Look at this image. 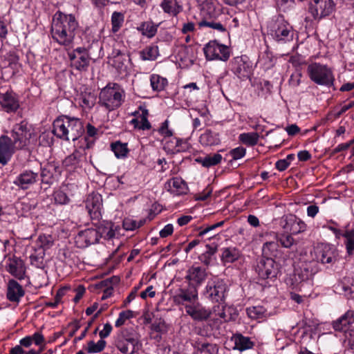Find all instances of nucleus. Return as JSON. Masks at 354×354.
<instances>
[{
	"instance_id": "obj_1",
	"label": "nucleus",
	"mask_w": 354,
	"mask_h": 354,
	"mask_svg": "<svg viewBox=\"0 0 354 354\" xmlns=\"http://www.w3.org/2000/svg\"><path fill=\"white\" fill-rule=\"evenodd\" d=\"M77 28L78 22L74 15L57 11L53 18L50 32L55 41L68 46L72 44Z\"/></svg>"
},
{
	"instance_id": "obj_2",
	"label": "nucleus",
	"mask_w": 354,
	"mask_h": 354,
	"mask_svg": "<svg viewBox=\"0 0 354 354\" xmlns=\"http://www.w3.org/2000/svg\"><path fill=\"white\" fill-rule=\"evenodd\" d=\"M52 132L61 140L75 141L84 133V128L79 118L62 115L54 120Z\"/></svg>"
},
{
	"instance_id": "obj_3",
	"label": "nucleus",
	"mask_w": 354,
	"mask_h": 354,
	"mask_svg": "<svg viewBox=\"0 0 354 354\" xmlns=\"http://www.w3.org/2000/svg\"><path fill=\"white\" fill-rule=\"evenodd\" d=\"M267 33L281 44L290 41L294 37L292 26L281 15L275 16L268 22Z\"/></svg>"
},
{
	"instance_id": "obj_4",
	"label": "nucleus",
	"mask_w": 354,
	"mask_h": 354,
	"mask_svg": "<svg viewBox=\"0 0 354 354\" xmlns=\"http://www.w3.org/2000/svg\"><path fill=\"white\" fill-rule=\"evenodd\" d=\"M124 98V91L120 84L109 83L100 93L99 103L108 111H113L122 104Z\"/></svg>"
},
{
	"instance_id": "obj_5",
	"label": "nucleus",
	"mask_w": 354,
	"mask_h": 354,
	"mask_svg": "<svg viewBox=\"0 0 354 354\" xmlns=\"http://www.w3.org/2000/svg\"><path fill=\"white\" fill-rule=\"evenodd\" d=\"M139 343L140 335L132 328L121 330L115 340L116 348L123 354H133L136 353Z\"/></svg>"
},
{
	"instance_id": "obj_6",
	"label": "nucleus",
	"mask_w": 354,
	"mask_h": 354,
	"mask_svg": "<svg viewBox=\"0 0 354 354\" xmlns=\"http://www.w3.org/2000/svg\"><path fill=\"white\" fill-rule=\"evenodd\" d=\"M307 73L310 80L316 84L326 87H330L334 84L333 72L327 65L312 63L308 66Z\"/></svg>"
},
{
	"instance_id": "obj_7",
	"label": "nucleus",
	"mask_w": 354,
	"mask_h": 354,
	"mask_svg": "<svg viewBox=\"0 0 354 354\" xmlns=\"http://www.w3.org/2000/svg\"><path fill=\"white\" fill-rule=\"evenodd\" d=\"M333 328L343 333L349 343L354 346V311L348 310L332 322Z\"/></svg>"
},
{
	"instance_id": "obj_8",
	"label": "nucleus",
	"mask_w": 354,
	"mask_h": 354,
	"mask_svg": "<svg viewBox=\"0 0 354 354\" xmlns=\"http://www.w3.org/2000/svg\"><path fill=\"white\" fill-rule=\"evenodd\" d=\"M254 269L258 277L261 279L275 278L279 270L278 265L273 259L264 257L257 261Z\"/></svg>"
},
{
	"instance_id": "obj_9",
	"label": "nucleus",
	"mask_w": 354,
	"mask_h": 354,
	"mask_svg": "<svg viewBox=\"0 0 354 354\" xmlns=\"http://www.w3.org/2000/svg\"><path fill=\"white\" fill-rule=\"evenodd\" d=\"M226 285L222 279L217 277L212 278L207 281L204 294L205 297L212 301H223L225 297Z\"/></svg>"
},
{
	"instance_id": "obj_10",
	"label": "nucleus",
	"mask_w": 354,
	"mask_h": 354,
	"mask_svg": "<svg viewBox=\"0 0 354 354\" xmlns=\"http://www.w3.org/2000/svg\"><path fill=\"white\" fill-rule=\"evenodd\" d=\"M315 259L317 263L320 262L322 264H333L338 259V251L332 245L322 244L314 250Z\"/></svg>"
},
{
	"instance_id": "obj_11",
	"label": "nucleus",
	"mask_w": 354,
	"mask_h": 354,
	"mask_svg": "<svg viewBox=\"0 0 354 354\" xmlns=\"http://www.w3.org/2000/svg\"><path fill=\"white\" fill-rule=\"evenodd\" d=\"M204 53L207 59H219L227 61L230 57L229 48L223 44H220L216 41H210L203 48Z\"/></svg>"
},
{
	"instance_id": "obj_12",
	"label": "nucleus",
	"mask_w": 354,
	"mask_h": 354,
	"mask_svg": "<svg viewBox=\"0 0 354 354\" xmlns=\"http://www.w3.org/2000/svg\"><path fill=\"white\" fill-rule=\"evenodd\" d=\"M317 272L318 265L315 261L302 262L298 268L295 269L294 280L296 283L311 280Z\"/></svg>"
},
{
	"instance_id": "obj_13",
	"label": "nucleus",
	"mask_w": 354,
	"mask_h": 354,
	"mask_svg": "<svg viewBox=\"0 0 354 354\" xmlns=\"http://www.w3.org/2000/svg\"><path fill=\"white\" fill-rule=\"evenodd\" d=\"M5 270L19 280L25 279L26 268L24 261L19 257L15 256L8 257L6 260Z\"/></svg>"
},
{
	"instance_id": "obj_14",
	"label": "nucleus",
	"mask_w": 354,
	"mask_h": 354,
	"mask_svg": "<svg viewBox=\"0 0 354 354\" xmlns=\"http://www.w3.org/2000/svg\"><path fill=\"white\" fill-rule=\"evenodd\" d=\"M335 8L333 0H314V3L309 7V12L315 19H317L330 15Z\"/></svg>"
},
{
	"instance_id": "obj_15",
	"label": "nucleus",
	"mask_w": 354,
	"mask_h": 354,
	"mask_svg": "<svg viewBox=\"0 0 354 354\" xmlns=\"http://www.w3.org/2000/svg\"><path fill=\"white\" fill-rule=\"evenodd\" d=\"M29 129L28 123L22 121L20 123L14 125L11 131V138L15 145L19 149H23L27 145L29 139Z\"/></svg>"
},
{
	"instance_id": "obj_16",
	"label": "nucleus",
	"mask_w": 354,
	"mask_h": 354,
	"mask_svg": "<svg viewBox=\"0 0 354 354\" xmlns=\"http://www.w3.org/2000/svg\"><path fill=\"white\" fill-rule=\"evenodd\" d=\"M17 145L12 142L10 137L2 135L0 136V164L6 165L11 160L16 150Z\"/></svg>"
},
{
	"instance_id": "obj_17",
	"label": "nucleus",
	"mask_w": 354,
	"mask_h": 354,
	"mask_svg": "<svg viewBox=\"0 0 354 354\" xmlns=\"http://www.w3.org/2000/svg\"><path fill=\"white\" fill-rule=\"evenodd\" d=\"M231 70L241 80L250 77L251 64L246 57H236L231 62Z\"/></svg>"
},
{
	"instance_id": "obj_18",
	"label": "nucleus",
	"mask_w": 354,
	"mask_h": 354,
	"mask_svg": "<svg viewBox=\"0 0 354 354\" xmlns=\"http://www.w3.org/2000/svg\"><path fill=\"white\" fill-rule=\"evenodd\" d=\"M102 196L99 194H89L85 201L86 209L92 219H99L101 216L102 206Z\"/></svg>"
},
{
	"instance_id": "obj_19",
	"label": "nucleus",
	"mask_w": 354,
	"mask_h": 354,
	"mask_svg": "<svg viewBox=\"0 0 354 354\" xmlns=\"http://www.w3.org/2000/svg\"><path fill=\"white\" fill-rule=\"evenodd\" d=\"M99 241L96 228H88L80 231L75 236V243L79 248H86Z\"/></svg>"
},
{
	"instance_id": "obj_20",
	"label": "nucleus",
	"mask_w": 354,
	"mask_h": 354,
	"mask_svg": "<svg viewBox=\"0 0 354 354\" xmlns=\"http://www.w3.org/2000/svg\"><path fill=\"white\" fill-rule=\"evenodd\" d=\"M38 179V172H35L30 169H25L17 176L13 183L22 189H27L34 185Z\"/></svg>"
},
{
	"instance_id": "obj_21",
	"label": "nucleus",
	"mask_w": 354,
	"mask_h": 354,
	"mask_svg": "<svg viewBox=\"0 0 354 354\" xmlns=\"http://www.w3.org/2000/svg\"><path fill=\"white\" fill-rule=\"evenodd\" d=\"M206 278L205 270L199 266L189 268L185 276V279L188 281L189 285L194 286L196 289L205 281Z\"/></svg>"
},
{
	"instance_id": "obj_22",
	"label": "nucleus",
	"mask_w": 354,
	"mask_h": 354,
	"mask_svg": "<svg viewBox=\"0 0 354 354\" xmlns=\"http://www.w3.org/2000/svg\"><path fill=\"white\" fill-rule=\"evenodd\" d=\"M282 227L286 231L297 234L306 230V225L304 221L294 215L290 214L283 218Z\"/></svg>"
},
{
	"instance_id": "obj_23",
	"label": "nucleus",
	"mask_w": 354,
	"mask_h": 354,
	"mask_svg": "<svg viewBox=\"0 0 354 354\" xmlns=\"http://www.w3.org/2000/svg\"><path fill=\"white\" fill-rule=\"evenodd\" d=\"M25 295V290L16 280L10 279L6 286V297L11 301L19 303Z\"/></svg>"
},
{
	"instance_id": "obj_24",
	"label": "nucleus",
	"mask_w": 354,
	"mask_h": 354,
	"mask_svg": "<svg viewBox=\"0 0 354 354\" xmlns=\"http://www.w3.org/2000/svg\"><path fill=\"white\" fill-rule=\"evenodd\" d=\"M185 311L186 313L196 322L205 321L211 315L209 310L206 309L198 303L185 305Z\"/></svg>"
},
{
	"instance_id": "obj_25",
	"label": "nucleus",
	"mask_w": 354,
	"mask_h": 354,
	"mask_svg": "<svg viewBox=\"0 0 354 354\" xmlns=\"http://www.w3.org/2000/svg\"><path fill=\"white\" fill-rule=\"evenodd\" d=\"M198 298V290L189 285L187 288H180L174 296V301L178 304L184 305L185 302H192Z\"/></svg>"
},
{
	"instance_id": "obj_26",
	"label": "nucleus",
	"mask_w": 354,
	"mask_h": 354,
	"mask_svg": "<svg viewBox=\"0 0 354 354\" xmlns=\"http://www.w3.org/2000/svg\"><path fill=\"white\" fill-rule=\"evenodd\" d=\"M165 188L173 195L179 196L187 192L186 183L180 178H173L165 184Z\"/></svg>"
},
{
	"instance_id": "obj_27",
	"label": "nucleus",
	"mask_w": 354,
	"mask_h": 354,
	"mask_svg": "<svg viewBox=\"0 0 354 354\" xmlns=\"http://www.w3.org/2000/svg\"><path fill=\"white\" fill-rule=\"evenodd\" d=\"M0 104L7 112L15 111L19 106L18 100L12 92L0 94Z\"/></svg>"
},
{
	"instance_id": "obj_28",
	"label": "nucleus",
	"mask_w": 354,
	"mask_h": 354,
	"mask_svg": "<svg viewBox=\"0 0 354 354\" xmlns=\"http://www.w3.org/2000/svg\"><path fill=\"white\" fill-rule=\"evenodd\" d=\"M241 256V251L236 247H227L221 249V260L224 265L235 262Z\"/></svg>"
},
{
	"instance_id": "obj_29",
	"label": "nucleus",
	"mask_w": 354,
	"mask_h": 354,
	"mask_svg": "<svg viewBox=\"0 0 354 354\" xmlns=\"http://www.w3.org/2000/svg\"><path fill=\"white\" fill-rule=\"evenodd\" d=\"M111 59L115 68L122 69L123 66H125L126 62L129 60V55L125 50L113 48L111 53Z\"/></svg>"
},
{
	"instance_id": "obj_30",
	"label": "nucleus",
	"mask_w": 354,
	"mask_h": 354,
	"mask_svg": "<svg viewBox=\"0 0 354 354\" xmlns=\"http://www.w3.org/2000/svg\"><path fill=\"white\" fill-rule=\"evenodd\" d=\"M200 143L206 147L218 145L221 142L218 133L206 129L199 137Z\"/></svg>"
},
{
	"instance_id": "obj_31",
	"label": "nucleus",
	"mask_w": 354,
	"mask_h": 354,
	"mask_svg": "<svg viewBox=\"0 0 354 354\" xmlns=\"http://www.w3.org/2000/svg\"><path fill=\"white\" fill-rule=\"evenodd\" d=\"M160 7L165 13L176 17L183 10V6L177 0H162Z\"/></svg>"
},
{
	"instance_id": "obj_32",
	"label": "nucleus",
	"mask_w": 354,
	"mask_h": 354,
	"mask_svg": "<svg viewBox=\"0 0 354 354\" xmlns=\"http://www.w3.org/2000/svg\"><path fill=\"white\" fill-rule=\"evenodd\" d=\"M45 250L41 245L34 248L33 252L30 255V264L37 268L43 269L44 263Z\"/></svg>"
},
{
	"instance_id": "obj_33",
	"label": "nucleus",
	"mask_w": 354,
	"mask_h": 354,
	"mask_svg": "<svg viewBox=\"0 0 354 354\" xmlns=\"http://www.w3.org/2000/svg\"><path fill=\"white\" fill-rule=\"evenodd\" d=\"M232 340L234 343V348L240 351L250 349L254 346V343L250 337H245L240 333L234 334L232 337Z\"/></svg>"
},
{
	"instance_id": "obj_34",
	"label": "nucleus",
	"mask_w": 354,
	"mask_h": 354,
	"mask_svg": "<svg viewBox=\"0 0 354 354\" xmlns=\"http://www.w3.org/2000/svg\"><path fill=\"white\" fill-rule=\"evenodd\" d=\"M262 254L264 258L277 257L281 254V250L278 244V241H267L263 243L262 247Z\"/></svg>"
},
{
	"instance_id": "obj_35",
	"label": "nucleus",
	"mask_w": 354,
	"mask_h": 354,
	"mask_svg": "<svg viewBox=\"0 0 354 354\" xmlns=\"http://www.w3.org/2000/svg\"><path fill=\"white\" fill-rule=\"evenodd\" d=\"M56 172V167L52 164H47L41 168V180L42 183L50 185L53 183Z\"/></svg>"
},
{
	"instance_id": "obj_36",
	"label": "nucleus",
	"mask_w": 354,
	"mask_h": 354,
	"mask_svg": "<svg viewBox=\"0 0 354 354\" xmlns=\"http://www.w3.org/2000/svg\"><path fill=\"white\" fill-rule=\"evenodd\" d=\"M222 158V156L217 153L213 155L209 154L205 157L198 158L196 161L204 167L209 168L218 165L221 162Z\"/></svg>"
},
{
	"instance_id": "obj_37",
	"label": "nucleus",
	"mask_w": 354,
	"mask_h": 354,
	"mask_svg": "<svg viewBox=\"0 0 354 354\" xmlns=\"http://www.w3.org/2000/svg\"><path fill=\"white\" fill-rule=\"evenodd\" d=\"M96 230L99 239L100 238H103L104 239L109 240L113 238L115 235L111 223H107L106 224L101 223L97 227Z\"/></svg>"
},
{
	"instance_id": "obj_38",
	"label": "nucleus",
	"mask_w": 354,
	"mask_h": 354,
	"mask_svg": "<svg viewBox=\"0 0 354 354\" xmlns=\"http://www.w3.org/2000/svg\"><path fill=\"white\" fill-rule=\"evenodd\" d=\"M158 55V47L153 45L147 46L140 52V57L143 61H153Z\"/></svg>"
},
{
	"instance_id": "obj_39",
	"label": "nucleus",
	"mask_w": 354,
	"mask_h": 354,
	"mask_svg": "<svg viewBox=\"0 0 354 354\" xmlns=\"http://www.w3.org/2000/svg\"><path fill=\"white\" fill-rule=\"evenodd\" d=\"M158 27V26L154 24L152 21H145L140 24L138 30L142 35L151 38L156 34Z\"/></svg>"
},
{
	"instance_id": "obj_40",
	"label": "nucleus",
	"mask_w": 354,
	"mask_h": 354,
	"mask_svg": "<svg viewBox=\"0 0 354 354\" xmlns=\"http://www.w3.org/2000/svg\"><path fill=\"white\" fill-rule=\"evenodd\" d=\"M248 317L253 319H263L268 316L267 310L262 306H250L246 308Z\"/></svg>"
},
{
	"instance_id": "obj_41",
	"label": "nucleus",
	"mask_w": 354,
	"mask_h": 354,
	"mask_svg": "<svg viewBox=\"0 0 354 354\" xmlns=\"http://www.w3.org/2000/svg\"><path fill=\"white\" fill-rule=\"evenodd\" d=\"M140 110L141 111V113L140 111H135L132 113L133 115H139V120H140V127L139 129L140 130H149L151 129V126L150 122H149L147 118L149 115V111L143 108L142 106H140Z\"/></svg>"
},
{
	"instance_id": "obj_42",
	"label": "nucleus",
	"mask_w": 354,
	"mask_h": 354,
	"mask_svg": "<svg viewBox=\"0 0 354 354\" xmlns=\"http://www.w3.org/2000/svg\"><path fill=\"white\" fill-rule=\"evenodd\" d=\"M150 83L153 91H161L167 85V80L159 75L153 74L150 77Z\"/></svg>"
},
{
	"instance_id": "obj_43",
	"label": "nucleus",
	"mask_w": 354,
	"mask_h": 354,
	"mask_svg": "<svg viewBox=\"0 0 354 354\" xmlns=\"http://www.w3.org/2000/svg\"><path fill=\"white\" fill-rule=\"evenodd\" d=\"M86 136L84 138V142H86L85 147H84V149H90L94 145L95 139L94 138L96 136L98 132V129H96L94 126L91 124L90 123L86 125Z\"/></svg>"
},
{
	"instance_id": "obj_44",
	"label": "nucleus",
	"mask_w": 354,
	"mask_h": 354,
	"mask_svg": "<svg viewBox=\"0 0 354 354\" xmlns=\"http://www.w3.org/2000/svg\"><path fill=\"white\" fill-rule=\"evenodd\" d=\"M111 147L118 158H125L129 152L127 143H122L120 141L112 143Z\"/></svg>"
},
{
	"instance_id": "obj_45",
	"label": "nucleus",
	"mask_w": 354,
	"mask_h": 354,
	"mask_svg": "<svg viewBox=\"0 0 354 354\" xmlns=\"http://www.w3.org/2000/svg\"><path fill=\"white\" fill-rule=\"evenodd\" d=\"M259 136L256 132L243 133L239 136V140L248 146H254L259 141Z\"/></svg>"
},
{
	"instance_id": "obj_46",
	"label": "nucleus",
	"mask_w": 354,
	"mask_h": 354,
	"mask_svg": "<svg viewBox=\"0 0 354 354\" xmlns=\"http://www.w3.org/2000/svg\"><path fill=\"white\" fill-rule=\"evenodd\" d=\"M124 20V14L120 12L115 11L111 16V24L113 32H118L122 27Z\"/></svg>"
},
{
	"instance_id": "obj_47",
	"label": "nucleus",
	"mask_w": 354,
	"mask_h": 354,
	"mask_svg": "<svg viewBox=\"0 0 354 354\" xmlns=\"http://www.w3.org/2000/svg\"><path fill=\"white\" fill-rule=\"evenodd\" d=\"M342 236L345 238L344 243L346 245L347 252L349 254H351L354 250V230H346L342 234Z\"/></svg>"
},
{
	"instance_id": "obj_48",
	"label": "nucleus",
	"mask_w": 354,
	"mask_h": 354,
	"mask_svg": "<svg viewBox=\"0 0 354 354\" xmlns=\"http://www.w3.org/2000/svg\"><path fill=\"white\" fill-rule=\"evenodd\" d=\"M196 348L198 351L205 354H217L218 352V348L215 344L198 342Z\"/></svg>"
},
{
	"instance_id": "obj_49",
	"label": "nucleus",
	"mask_w": 354,
	"mask_h": 354,
	"mask_svg": "<svg viewBox=\"0 0 354 354\" xmlns=\"http://www.w3.org/2000/svg\"><path fill=\"white\" fill-rule=\"evenodd\" d=\"M145 223V219L140 220L138 222L133 218H125L122 222V226L125 230H134L143 225Z\"/></svg>"
},
{
	"instance_id": "obj_50",
	"label": "nucleus",
	"mask_w": 354,
	"mask_h": 354,
	"mask_svg": "<svg viewBox=\"0 0 354 354\" xmlns=\"http://www.w3.org/2000/svg\"><path fill=\"white\" fill-rule=\"evenodd\" d=\"M275 238L283 247L286 248H291L295 243V240L292 235L290 234L283 233L279 235L275 234Z\"/></svg>"
},
{
	"instance_id": "obj_51",
	"label": "nucleus",
	"mask_w": 354,
	"mask_h": 354,
	"mask_svg": "<svg viewBox=\"0 0 354 354\" xmlns=\"http://www.w3.org/2000/svg\"><path fill=\"white\" fill-rule=\"evenodd\" d=\"M80 100L84 108L91 109L95 104V97L91 93L82 94Z\"/></svg>"
},
{
	"instance_id": "obj_52",
	"label": "nucleus",
	"mask_w": 354,
	"mask_h": 354,
	"mask_svg": "<svg viewBox=\"0 0 354 354\" xmlns=\"http://www.w3.org/2000/svg\"><path fill=\"white\" fill-rule=\"evenodd\" d=\"M106 346V341L100 339L95 343L93 341H90L88 343L87 351L89 353H100L104 350Z\"/></svg>"
},
{
	"instance_id": "obj_53",
	"label": "nucleus",
	"mask_w": 354,
	"mask_h": 354,
	"mask_svg": "<svg viewBox=\"0 0 354 354\" xmlns=\"http://www.w3.org/2000/svg\"><path fill=\"white\" fill-rule=\"evenodd\" d=\"M90 57L88 54H84L79 55L77 60L75 62V65L77 69L80 71L86 70L89 65Z\"/></svg>"
},
{
	"instance_id": "obj_54",
	"label": "nucleus",
	"mask_w": 354,
	"mask_h": 354,
	"mask_svg": "<svg viewBox=\"0 0 354 354\" xmlns=\"http://www.w3.org/2000/svg\"><path fill=\"white\" fill-rule=\"evenodd\" d=\"M198 26L200 27H208L214 30H217L219 32H225L226 30L225 28L223 26L222 24L213 21H208L206 20H203L198 23Z\"/></svg>"
},
{
	"instance_id": "obj_55",
	"label": "nucleus",
	"mask_w": 354,
	"mask_h": 354,
	"mask_svg": "<svg viewBox=\"0 0 354 354\" xmlns=\"http://www.w3.org/2000/svg\"><path fill=\"white\" fill-rule=\"evenodd\" d=\"M133 317H134V315H133V312L132 310H128L126 311H122L121 313H120L119 317L117 319V320L115 321V326L116 327H120L124 324L126 320H127L130 318H132Z\"/></svg>"
},
{
	"instance_id": "obj_56",
	"label": "nucleus",
	"mask_w": 354,
	"mask_h": 354,
	"mask_svg": "<svg viewBox=\"0 0 354 354\" xmlns=\"http://www.w3.org/2000/svg\"><path fill=\"white\" fill-rule=\"evenodd\" d=\"M55 201L61 205L67 204L69 202L68 196L62 191H57L54 194Z\"/></svg>"
},
{
	"instance_id": "obj_57",
	"label": "nucleus",
	"mask_w": 354,
	"mask_h": 354,
	"mask_svg": "<svg viewBox=\"0 0 354 354\" xmlns=\"http://www.w3.org/2000/svg\"><path fill=\"white\" fill-rule=\"evenodd\" d=\"M81 153L78 151H75L72 154L68 156L64 160L66 165H75L77 163L80 159Z\"/></svg>"
},
{
	"instance_id": "obj_58",
	"label": "nucleus",
	"mask_w": 354,
	"mask_h": 354,
	"mask_svg": "<svg viewBox=\"0 0 354 354\" xmlns=\"http://www.w3.org/2000/svg\"><path fill=\"white\" fill-rule=\"evenodd\" d=\"M276 3L281 10L286 12L294 5L295 0H276Z\"/></svg>"
},
{
	"instance_id": "obj_59",
	"label": "nucleus",
	"mask_w": 354,
	"mask_h": 354,
	"mask_svg": "<svg viewBox=\"0 0 354 354\" xmlns=\"http://www.w3.org/2000/svg\"><path fill=\"white\" fill-rule=\"evenodd\" d=\"M246 150L242 147H239L230 151V153L234 160H238L245 155Z\"/></svg>"
},
{
	"instance_id": "obj_60",
	"label": "nucleus",
	"mask_w": 354,
	"mask_h": 354,
	"mask_svg": "<svg viewBox=\"0 0 354 354\" xmlns=\"http://www.w3.org/2000/svg\"><path fill=\"white\" fill-rule=\"evenodd\" d=\"M158 132L165 137H171L172 136V131L169 129L168 120H165L162 123Z\"/></svg>"
},
{
	"instance_id": "obj_61",
	"label": "nucleus",
	"mask_w": 354,
	"mask_h": 354,
	"mask_svg": "<svg viewBox=\"0 0 354 354\" xmlns=\"http://www.w3.org/2000/svg\"><path fill=\"white\" fill-rule=\"evenodd\" d=\"M151 328L154 331L163 333L166 330L165 323L163 320L159 319L158 322H155L152 324Z\"/></svg>"
},
{
	"instance_id": "obj_62",
	"label": "nucleus",
	"mask_w": 354,
	"mask_h": 354,
	"mask_svg": "<svg viewBox=\"0 0 354 354\" xmlns=\"http://www.w3.org/2000/svg\"><path fill=\"white\" fill-rule=\"evenodd\" d=\"M224 224V221H220L216 224H214V225H212L209 227H205V229L203 230H200L199 233H198V236H203L204 235H205L206 234L210 232L211 231L215 230L216 228L218 227H221Z\"/></svg>"
},
{
	"instance_id": "obj_63",
	"label": "nucleus",
	"mask_w": 354,
	"mask_h": 354,
	"mask_svg": "<svg viewBox=\"0 0 354 354\" xmlns=\"http://www.w3.org/2000/svg\"><path fill=\"white\" fill-rule=\"evenodd\" d=\"M112 326L109 323H106L104 325V328L102 330L100 331L99 335L102 339L107 337L111 330H112Z\"/></svg>"
},
{
	"instance_id": "obj_64",
	"label": "nucleus",
	"mask_w": 354,
	"mask_h": 354,
	"mask_svg": "<svg viewBox=\"0 0 354 354\" xmlns=\"http://www.w3.org/2000/svg\"><path fill=\"white\" fill-rule=\"evenodd\" d=\"M174 232V227L172 224L166 225L162 230L160 231V236L162 238H165L171 235Z\"/></svg>"
}]
</instances>
